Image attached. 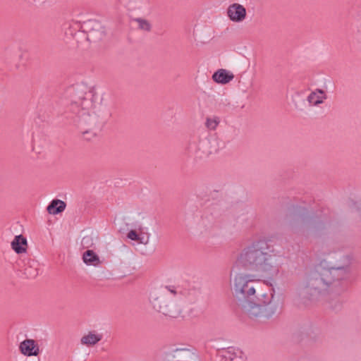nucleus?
Wrapping results in <instances>:
<instances>
[{
    "instance_id": "9d476101",
    "label": "nucleus",
    "mask_w": 361,
    "mask_h": 361,
    "mask_svg": "<svg viewBox=\"0 0 361 361\" xmlns=\"http://www.w3.org/2000/svg\"><path fill=\"white\" fill-rule=\"evenodd\" d=\"M181 312L180 306L173 301H169V300H167V302L164 305V307L161 311L162 314L171 318L178 317Z\"/></svg>"
},
{
    "instance_id": "f257e3e1",
    "label": "nucleus",
    "mask_w": 361,
    "mask_h": 361,
    "mask_svg": "<svg viewBox=\"0 0 361 361\" xmlns=\"http://www.w3.org/2000/svg\"><path fill=\"white\" fill-rule=\"evenodd\" d=\"M259 286V281L253 276L239 273L233 278V294L236 305L243 314L252 320L265 322L279 314L282 305L272 294L261 291Z\"/></svg>"
},
{
    "instance_id": "0eeeda50",
    "label": "nucleus",
    "mask_w": 361,
    "mask_h": 361,
    "mask_svg": "<svg viewBox=\"0 0 361 361\" xmlns=\"http://www.w3.org/2000/svg\"><path fill=\"white\" fill-rule=\"evenodd\" d=\"M227 16L233 22H242L246 17V9L243 5L234 3L228 7Z\"/></svg>"
},
{
    "instance_id": "ddd939ff",
    "label": "nucleus",
    "mask_w": 361,
    "mask_h": 361,
    "mask_svg": "<svg viewBox=\"0 0 361 361\" xmlns=\"http://www.w3.org/2000/svg\"><path fill=\"white\" fill-rule=\"evenodd\" d=\"M82 259L87 265L96 267L101 264L99 256L92 250H87L83 253Z\"/></svg>"
},
{
    "instance_id": "f3484780",
    "label": "nucleus",
    "mask_w": 361,
    "mask_h": 361,
    "mask_svg": "<svg viewBox=\"0 0 361 361\" xmlns=\"http://www.w3.org/2000/svg\"><path fill=\"white\" fill-rule=\"evenodd\" d=\"M307 101L310 104L317 105L322 103L323 97L318 95L317 92H312L307 97Z\"/></svg>"
},
{
    "instance_id": "5701e85b",
    "label": "nucleus",
    "mask_w": 361,
    "mask_h": 361,
    "mask_svg": "<svg viewBox=\"0 0 361 361\" xmlns=\"http://www.w3.org/2000/svg\"><path fill=\"white\" fill-rule=\"evenodd\" d=\"M318 92H319V94H324V91L320 90H318Z\"/></svg>"
},
{
    "instance_id": "6ab92c4d",
    "label": "nucleus",
    "mask_w": 361,
    "mask_h": 361,
    "mask_svg": "<svg viewBox=\"0 0 361 361\" xmlns=\"http://www.w3.org/2000/svg\"><path fill=\"white\" fill-rule=\"evenodd\" d=\"M219 122V118L218 117H214L213 118H207L205 125L207 128L214 130L216 128Z\"/></svg>"
},
{
    "instance_id": "4468645a",
    "label": "nucleus",
    "mask_w": 361,
    "mask_h": 361,
    "mask_svg": "<svg viewBox=\"0 0 361 361\" xmlns=\"http://www.w3.org/2000/svg\"><path fill=\"white\" fill-rule=\"evenodd\" d=\"M66 203L60 200H53L47 207V212L51 214H58L66 208Z\"/></svg>"
},
{
    "instance_id": "a211bd4d",
    "label": "nucleus",
    "mask_w": 361,
    "mask_h": 361,
    "mask_svg": "<svg viewBox=\"0 0 361 361\" xmlns=\"http://www.w3.org/2000/svg\"><path fill=\"white\" fill-rule=\"evenodd\" d=\"M135 21L138 23L140 29L147 32L151 30L152 26L148 20L142 18H136Z\"/></svg>"
},
{
    "instance_id": "4be33fe9",
    "label": "nucleus",
    "mask_w": 361,
    "mask_h": 361,
    "mask_svg": "<svg viewBox=\"0 0 361 361\" xmlns=\"http://www.w3.org/2000/svg\"><path fill=\"white\" fill-rule=\"evenodd\" d=\"M89 239H90V238H89V237H87V236L84 237V238H82V243L88 242Z\"/></svg>"
},
{
    "instance_id": "b1692460",
    "label": "nucleus",
    "mask_w": 361,
    "mask_h": 361,
    "mask_svg": "<svg viewBox=\"0 0 361 361\" xmlns=\"http://www.w3.org/2000/svg\"><path fill=\"white\" fill-rule=\"evenodd\" d=\"M169 290H170L171 293H176V292H175L174 290H170V289H169Z\"/></svg>"
},
{
    "instance_id": "2eb2a0df",
    "label": "nucleus",
    "mask_w": 361,
    "mask_h": 361,
    "mask_svg": "<svg viewBox=\"0 0 361 361\" xmlns=\"http://www.w3.org/2000/svg\"><path fill=\"white\" fill-rule=\"evenodd\" d=\"M102 338V336L101 334H97L90 331L81 338L80 342L83 345H93L100 341Z\"/></svg>"
},
{
    "instance_id": "6e6552de",
    "label": "nucleus",
    "mask_w": 361,
    "mask_h": 361,
    "mask_svg": "<svg viewBox=\"0 0 361 361\" xmlns=\"http://www.w3.org/2000/svg\"><path fill=\"white\" fill-rule=\"evenodd\" d=\"M22 354L25 356H37L39 353V348L35 341L26 339L20 343L19 346Z\"/></svg>"
},
{
    "instance_id": "f8f14e48",
    "label": "nucleus",
    "mask_w": 361,
    "mask_h": 361,
    "mask_svg": "<svg viewBox=\"0 0 361 361\" xmlns=\"http://www.w3.org/2000/svg\"><path fill=\"white\" fill-rule=\"evenodd\" d=\"M234 78V75L226 69H219L212 75V79L217 83L227 84Z\"/></svg>"
},
{
    "instance_id": "423d86ee",
    "label": "nucleus",
    "mask_w": 361,
    "mask_h": 361,
    "mask_svg": "<svg viewBox=\"0 0 361 361\" xmlns=\"http://www.w3.org/2000/svg\"><path fill=\"white\" fill-rule=\"evenodd\" d=\"M87 36L90 41L101 39L104 35V30L101 23L96 20H90L85 24Z\"/></svg>"
},
{
    "instance_id": "9b49d317",
    "label": "nucleus",
    "mask_w": 361,
    "mask_h": 361,
    "mask_svg": "<svg viewBox=\"0 0 361 361\" xmlns=\"http://www.w3.org/2000/svg\"><path fill=\"white\" fill-rule=\"evenodd\" d=\"M11 245L16 253L22 254L27 251V241L23 235H18L15 236Z\"/></svg>"
},
{
    "instance_id": "7ed1b4c3",
    "label": "nucleus",
    "mask_w": 361,
    "mask_h": 361,
    "mask_svg": "<svg viewBox=\"0 0 361 361\" xmlns=\"http://www.w3.org/2000/svg\"><path fill=\"white\" fill-rule=\"evenodd\" d=\"M97 92L85 86L78 87L71 95V111L78 117L77 125L83 137L87 140L95 137L98 116L95 112Z\"/></svg>"
},
{
    "instance_id": "20e7f679",
    "label": "nucleus",
    "mask_w": 361,
    "mask_h": 361,
    "mask_svg": "<svg viewBox=\"0 0 361 361\" xmlns=\"http://www.w3.org/2000/svg\"><path fill=\"white\" fill-rule=\"evenodd\" d=\"M345 263L332 267L319 266L312 270L307 276L303 288L304 294L311 298H317L326 293L336 283L345 279L348 276L350 259L344 257Z\"/></svg>"
},
{
    "instance_id": "aec40b11",
    "label": "nucleus",
    "mask_w": 361,
    "mask_h": 361,
    "mask_svg": "<svg viewBox=\"0 0 361 361\" xmlns=\"http://www.w3.org/2000/svg\"><path fill=\"white\" fill-rule=\"evenodd\" d=\"M224 357L226 360L229 361H244L241 357H238L235 353H232L231 350H228L225 352Z\"/></svg>"
},
{
    "instance_id": "f03ea898",
    "label": "nucleus",
    "mask_w": 361,
    "mask_h": 361,
    "mask_svg": "<svg viewBox=\"0 0 361 361\" xmlns=\"http://www.w3.org/2000/svg\"><path fill=\"white\" fill-rule=\"evenodd\" d=\"M236 264L245 270L257 273L267 281H273L279 272L274 250L265 239L253 240L245 246L237 257Z\"/></svg>"
},
{
    "instance_id": "1a4fd4ad",
    "label": "nucleus",
    "mask_w": 361,
    "mask_h": 361,
    "mask_svg": "<svg viewBox=\"0 0 361 361\" xmlns=\"http://www.w3.org/2000/svg\"><path fill=\"white\" fill-rule=\"evenodd\" d=\"M167 298L164 293L153 292L150 294L149 300L157 311L161 312L164 305L167 302Z\"/></svg>"
},
{
    "instance_id": "dca6fc26",
    "label": "nucleus",
    "mask_w": 361,
    "mask_h": 361,
    "mask_svg": "<svg viewBox=\"0 0 361 361\" xmlns=\"http://www.w3.org/2000/svg\"><path fill=\"white\" fill-rule=\"evenodd\" d=\"M24 274L27 278L33 279L38 275V268L36 262L29 261L24 269Z\"/></svg>"
},
{
    "instance_id": "412c9836",
    "label": "nucleus",
    "mask_w": 361,
    "mask_h": 361,
    "mask_svg": "<svg viewBox=\"0 0 361 361\" xmlns=\"http://www.w3.org/2000/svg\"><path fill=\"white\" fill-rule=\"evenodd\" d=\"M128 238L133 240H138L139 235L137 232L134 230H131L128 233Z\"/></svg>"
},
{
    "instance_id": "39448f33",
    "label": "nucleus",
    "mask_w": 361,
    "mask_h": 361,
    "mask_svg": "<svg viewBox=\"0 0 361 361\" xmlns=\"http://www.w3.org/2000/svg\"><path fill=\"white\" fill-rule=\"evenodd\" d=\"M305 210L303 207H294L293 210L290 213V216L301 220L312 233H318L324 230L325 228V224L316 218L306 216Z\"/></svg>"
}]
</instances>
